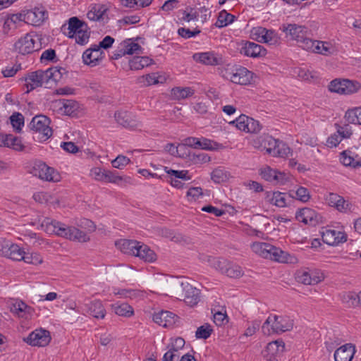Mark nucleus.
<instances>
[{"instance_id": "obj_9", "label": "nucleus", "mask_w": 361, "mask_h": 361, "mask_svg": "<svg viewBox=\"0 0 361 361\" xmlns=\"http://www.w3.org/2000/svg\"><path fill=\"white\" fill-rule=\"evenodd\" d=\"M114 118L119 125L130 130H135L141 126L135 116L128 111H116L114 114Z\"/></svg>"}, {"instance_id": "obj_7", "label": "nucleus", "mask_w": 361, "mask_h": 361, "mask_svg": "<svg viewBox=\"0 0 361 361\" xmlns=\"http://www.w3.org/2000/svg\"><path fill=\"white\" fill-rule=\"evenodd\" d=\"M47 11L41 7H35L33 9L25 11L23 22L33 26H39L48 18Z\"/></svg>"}, {"instance_id": "obj_13", "label": "nucleus", "mask_w": 361, "mask_h": 361, "mask_svg": "<svg viewBox=\"0 0 361 361\" xmlns=\"http://www.w3.org/2000/svg\"><path fill=\"white\" fill-rule=\"evenodd\" d=\"M279 29L285 32L286 37L289 36L291 39L296 40L298 42L301 39H304L308 32L307 27L291 23H283Z\"/></svg>"}, {"instance_id": "obj_33", "label": "nucleus", "mask_w": 361, "mask_h": 361, "mask_svg": "<svg viewBox=\"0 0 361 361\" xmlns=\"http://www.w3.org/2000/svg\"><path fill=\"white\" fill-rule=\"evenodd\" d=\"M32 308L20 300H16L11 306V312L23 317L25 313L31 314Z\"/></svg>"}, {"instance_id": "obj_34", "label": "nucleus", "mask_w": 361, "mask_h": 361, "mask_svg": "<svg viewBox=\"0 0 361 361\" xmlns=\"http://www.w3.org/2000/svg\"><path fill=\"white\" fill-rule=\"evenodd\" d=\"M311 196L307 188L300 186L295 191L290 190L289 198L296 199L302 202H307Z\"/></svg>"}, {"instance_id": "obj_52", "label": "nucleus", "mask_w": 361, "mask_h": 361, "mask_svg": "<svg viewBox=\"0 0 361 361\" xmlns=\"http://www.w3.org/2000/svg\"><path fill=\"white\" fill-rule=\"evenodd\" d=\"M288 198H289V192H281L276 191L275 197L274 200V205L278 207H285L288 206Z\"/></svg>"}, {"instance_id": "obj_56", "label": "nucleus", "mask_w": 361, "mask_h": 361, "mask_svg": "<svg viewBox=\"0 0 361 361\" xmlns=\"http://www.w3.org/2000/svg\"><path fill=\"white\" fill-rule=\"evenodd\" d=\"M279 37L277 33L273 30H267V33H264L261 43H268L269 44H276L279 42Z\"/></svg>"}, {"instance_id": "obj_60", "label": "nucleus", "mask_w": 361, "mask_h": 361, "mask_svg": "<svg viewBox=\"0 0 361 361\" xmlns=\"http://www.w3.org/2000/svg\"><path fill=\"white\" fill-rule=\"evenodd\" d=\"M129 158L124 155H118L111 161L112 166L116 169H121L123 167L130 163Z\"/></svg>"}, {"instance_id": "obj_47", "label": "nucleus", "mask_w": 361, "mask_h": 361, "mask_svg": "<svg viewBox=\"0 0 361 361\" xmlns=\"http://www.w3.org/2000/svg\"><path fill=\"white\" fill-rule=\"evenodd\" d=\"M8 145H6V147L12 148L16 151H23L25 147L22 143L21 138L12 134H8Z\"/></svg>"}, {"instance_id": "obj_54", "label": "nucleus", "mask_w": 361, "mask_h": 361, "mask_svg": "<svg viewBox=\"0 0 361 361\" xmlns=\"http://www.w3.org/2000/svg\"><path fill=\"white\" fill-rule=\"evenodd\" d=\"M246 132L250 133H258L262 128V124L257 120L248 116Z\"/></svg>"}, {"instance_id": "obj_10", "label": "nucleus", "mask_w": 361, "mask_h": 361, "mask_svg": "<svg viewBox=\"0 0 361 361\" xmlns=\"http://www.w3.org/2000/svg\"><path fill=\"white\" fill-rule=\"evenodd\" d=\"M295 219L305 224L315 226L322 222V216L314 209L304 207L296 212Z\"/></svg>"}, {"instance_id": "obj_5", "label": "nucleus", "mask_w": 361, "mask_h": 361, "mask_svg": "<svg viewBox=\"0 0 361 361\" xmlns=\"http://www.w3.org/2000/svg\"><path fill=\"white\" fill-rule=\"evenodd\" d=\"M361 88L360 83L357 80L349 79H334L329 85V90L341 94H351Z\"/></svg>"}, {"instance_id": "obj_20", "label": "nucleus", "mask_w": 361, "mask_h": 361, "mask_svg": "<svg viewBox=\"0 0 361 361\" xmlns=\"http://www.w3.org/2000/svg\"><path fill=\"white\" fill-rule=\"evenodd\" d=\"M178 319V317L176 314L167 310H161L153 314V321L166 328L173 326Z\"/></svg>"}, {"instance_id": "obj_50", "label": "nucleus", "mask_w": 361, "mask_h": 361, "mask_svg": "<svg viewBox=\"0 0 361 361\" xmlns=\"http://www.w3.org/2000/svg\"><path fill=\"white\" fill-rule=\"evenodd\" d=\"M219 145L220 144L216 142H214L205 137H202L201 139H199V145L197 149L214 150L217 149Z\"/></svg>"}, {"instance_id": "obj_23", "label": "nucleus", "mask_w": 361, "mask_h": 361, "mask_svg": "<svg viewBox=\"0 0 361 361\" xmlns=\"http://www.w3.org/2000/svg\"><path fill=\"white\" fill-rule=\"evenodd\" d=\"M104 54L97 44L92 45L90 48L84 51L82 54V61L85 64L90 66H95L102 59V55Z\"/></svg>"}, {"instance_id": "obj_24", "label": "nucleus", "mask_w": 361, "mask_h": 361, "mask_svg": "<svg viewBox=\"0 0 361 361\" xmlns=\"http://www.w3.org/2000/svg\"><path fill=\"white\" fill-rule=\"evenodd\" d=\"M68 27H66V24L62 25L61 29L64 32L66 29L68 30L67 35L69 38H73L75 35L78 32V30L80 31L82 29L87 28V24L75 16L68 19Z\"/></svg>"}, {"instance_id": "obj_16", "label": "nucleus", "mask_w": 361, "mask_h": 361, "mask_svg": "<svg viewBox=\"0 0 361 361\" xmlns=\"http://www.w3.org/2000/svg\"><path fill=\"white\" fill-rule=\"evenodd\" d=\"M322 238L324 243L331 246H337L346 242L348 236L345 232L326 229L322 233Z\"/></svg>"}, {"instance_id": "obj_35", "label": "nucleus", "mask_w": 361, "mask_h": 361, "mask_svg": "<svg viewBox=\"0 0 361 361\" xmlns=\"http://www.w3.org/2000/svg\"><path fill=\"white\" fill-rule=\"evenodd\" d=\"M51 170L53 173V168L48 166L44 162L39 161L35 163L32 167V171L34 176L39 177L40 179H49L48 176H46V171Z\"/></svg>"}, {"instance_id": "obj_28", "label": "nucleus", "mask_w": 361, "mask_h": 361, "mask_svg": "<svg viewBox=\"0 0 361 361\" xmlns=\"http://www.w3.org/2000/svg\"><path fill=\"white\" fill-rule=\"evenodd\" d=\"M138 243L139 242L136 240L123 239L120 240L116 245L118 246L122 252L135 256Z\"/></svg>"}, {"instance_id": "obj_59", "label": "nucleus", "mask_w": 361, "mask_h": 361, "mask_svg": "<svg viewBox=\"0 0 361 361\" xmlns=\"http://www.w3.org/2000/svg\"><path fill=\"white\" fill-rule=\"evenodd\" d=\"M360 107L348 109L345 114V118L350 123H358Z\"/></svg>"}, {"instance_id": "obj_12", "label": "nucleus", "mask_w": 361, "mask_h": 361, "mask_svg": "<svg viewBox=\"0 0 361 361\" xmlns=\"http://www.w3.org/2000/svg\"><path fill=\"white\" fill-rule=\"evenodd\" d=\"M21 80H24L25 82V87L27 88L26 93H29L35 88L43 85L45 87L47 81L44 72L42 70L30 72L27 76L21 78Z\"/></svg>"}, {"instance_id": "obj_18", "label": "nucleus", "mask_w": 361, "mask_h": 361, "mask_svg": "<svg viewBox=\"0 0 361 361\" xmlns=\"http://www.w3.org/2000/svg\"><path fill=\"white\" fill-rule=\"evenodd\" d=\"M274 322L271 324L272 333H281L290 331L294 326V322L290 317L286 315H274Z\"/></svg>"}, {"instance_id": "obj_31", "label": "nucleus", "mask_w": 361, "mask_h": 361, "mask_svg": "<svg viewBox=\"0 0 361 361\" xmlns=\"http://www.w3.org/2000/svg\"><path fill=\"white\" fill-rule=\"evenodd\" d=\"M88 312L90 315L97 319H104L106 310L100 300L92 301L88 306Z\"/></svg>"}, {"instance_id": "obj_1", "label": "nucleus", "mask_w": 361, "mask_h": 361, "mask_svg": "<svg viewBox=\"0 0 361 361\" xmlns=\"http://www.w3.org/2000/svg\"><path fill=\"white\" fill-rule=\"evenodd\" d=\"M51 226L53 232L56 235L68 239L70 240H77L78 242H87L90 240L89 236L85 233L74 226H68L56 220L46 217L42 221V226Z\"/></svg>"}, {"instance_id": "obj_58", "label": "nucleus", "mask_w": 361, "mask_h": 361, "mask_svg": "<svg viewBox=\"0 0 361 361\" xmlns=\"http://www.w3.org/2000/svg\"><path fill=\"white\" fill-rule=\"evenodd\" d=\"M314 53L328 56L331 54V48L329 46L327 42L317 41L314 48Z\"/></svg>"}, {"instance_id": "obj_43", "label": "nucleus", "mask_w": 361, "mask_h": 361, "mask_svg": "<svg viewBox=\"0 0 361 361\" xmlns=\"http://www.w3.org/2000/svg\"><path fill=\"white\" fill-rule=\"evenodd\" d=\"M224 274L230 278L238 279L243 275V271L239 265L229 262Z\"/></svg>"}, {"instance_id": "obj_42", "label": "nucleus", "mask_w": 361, "mask_h": 361, "mask_svg": "<svg viewBox=\"0 0 361 361\" xmlns=\"http://www.w3.org/2000/svg\"><path fill=\"white\" fill-rule=\"evenodd\" d=\"M235 19V16L228 13L226 10L221 11L217 19V26L219 27H226L232 23Z\"/></svg>"}, {"instance_id": "obj_29", "label": "nucleus", "mask_w": 361, "mask_h": 361, "mask_svg": "<svg viewBox=\"0 0 361 361\" xmlns=\"http://www.w3.org/2000/svg\"><path fill=\"white\" fill-rule=\"evenodd\" d=\"M104 182L112 183L118 185H123L124 183H130V178L128 176H121L116 171H106V175L104 176Z\"/></svg>"}, {"instance_id": "obj_11", "label": "nucleus", "mask_w": 361, "mask_h": 361, "mask_svg": "<svg viewBox=\"0 0 361 361\" xmlns=\"http://www.w3.org/2000/svg\"><path fill=\"white\" fill-rule=\"evenodd\" d=\"M240 53L248 57L259 58L267 54V49L262 45L253 42L242 40Z\"/></svg>"}, {"instance_id": "obj_40", "label": "nucleus", "mask_w": 361, "mask_h": 361, "mask_svg": "<svg viewBox=\"0 0 361 361\" xmlns=\"http://www.w3.org/2000/svg\"><path fill=\"white\" fill-rule=\"evenodd\" d=\"M25 251L18 245L12 244L6 251V255L13 260L20 261L23 259Z\"/></svg>"}, {"instance_id": "obj_41", "label": "nucleus", "mask_w": 361, "mask_h": 361, "mask_svg": "<svg viewBox=\"0 0 361 361\" xmlns=\"http://www.w3.org/2000/svg\"><path fill=\"white\" fill-rule=\"evenodd\" d=\"M121 47L125 50L126 55H132L134 53H138L142 50V47L135 42H132V39H126L121 44Z\"/></svg>"}, {"instance_id": "obj_22", "label": "nucleus", "mask_w": 361, "mask_h": 361, "mask_svg": "<svg viewBox=\"0 0 361 361\" xmlns=\"http://www.w3.org/2000/svg\"><path fill=\"white\" fill-rule=\"evenodd\" d=\"M356 353L355 345L353 343H345L336 348L334 352L335 361H352Z\"/></svg>"}, {"instance_id": "obj_62", "label": "nucleus", "mask_w": 361, "mask_h": 361, "mask_svg": "<svg viewBox=\"0 0 361 361\" xmlns=\"http://www.w3.org/2000/svg\"><path fill=\"white\" fill-rule=\"evenodd\" d=\"M301 43V47L306 50H311L313 52H314V48L316 47V44L317 43V40H312L307 37V35H305L304 39H301L299 42Z\"/></svg>"}, {"instance_id": "obj_19", "label": "nucleus", "mask_w": 361, "mask_h": 361, "mask_svg": "<svg viewBox=\"0 0 361 361\" xmlns=\"http://www.w3.org/2000/svg\"><path fill=\"white\" fill-rule=\"evenodd\" d=\"M277 141L278 139H275L268 134H264L253 140V145L256 148H263L266 149L268 154L273 156Z\"/></svg>"}, {"instance_id": "obj_2", "label": "nucleus", "mask_w": 361, "mask_h": 361, "mask_svg": "<svg viewBox=\"0 0 361 361\" xmlns=\"http://www.w3.org/2000/svg\"><path fill=\"white\" fill-rule=\"evenodd\" d=\"M172 293L176 298L193 307L200 301V290L193 287L186 279L176 281L172 284Z\"/></svg>"}, {"instance_id": "obj_46", "label": "nucleus", "mask_w": 361, "mask_h": 361, "mask_svg": "<svg viewBox=\"0 0 361 361\" xmlns=\"http://www.w3.org/2000/svg\"><path fill=\"white\" fill-rule=\"evenodd\" d=\"M213 332V329L210 324H204L197 329L195 337L198 339H207L210 337Z\"/></svg>"}, {"instance_id": "obj_17", "label": "nucleus", "mask_w": 361, "mask_h": 361, "mask_svg": "<svg viewBox=\"0 0 361 361\" xmlns=\"http://www.w3.org/2000/svg\"><path fill=\"white\" fill-rule=\"evenodd\" d=\"M35 41L32 36L30 34H26L15 43L14 49L15 51L22 55L30 54L38 50V48L35 49Z\"/></svg>"}, {"instance_id": "obj_61", "label": "nucleus", "mask_w": 361, "mask_h": 361, "mask_svg": "<svg viewBox=\"0 0 361 361\" xmlns=\"http://www.w3.org/2000/svg\"><path fill=\"white\" fill-rule=\"evenodd\" d=\"M199 145V138L195 137H188L183 140V143L179 145L180 149H185L186 147L197 149Z\"/></svg>"}, {"instance_id": "obj_15", "label": "nucleus", "mask_w": 361, "mask_h": 361, "mask_svg": "<svg viewBox=\"0 0 361 361\" xmlns=\"http://www.w3.org/2000/svg\"><path fill=\"white\" fill-rule=\"evenodd\" d=\"M45 75L46 85L45 88H51L53 85H56L64 75L67 77L68 71L63 67H51L44 71Z\"/></svg>"}, {"instance_id": "obj_27", "label": "nucleus", "mask_w": 361, "mask_h": 361, "mask_svg": "<svg viewBox=\"0 0 361 361\" xmlns=\"http://www.w3.org/2000/svg\"><path fill=\"white\" fill-rule=\"evenodd\" d=\"M59 102L62 104L60 109L63 111L65 115L77 116L80 109V104L77 101L63 99L59 100Z\"/></svg>"}, {"instance_id": "obj_38", "label": "nucleus", "mask_w": 361, "mask_h": 361, "mask_svg": "<svg viewBox=\"0 0 361 361\" xmlns=\"http://www.w3.org/2000/svg\"><path fill=\"white\" fill-rule=\"evenodd\" d=\"M186 157L193 164H202L210 161L211 158L207 153L189 152Z\"/></svg>"}, {"instance_id": "obj_36", "label": "nucleus", "mask_w": 361, "mask_h": 361, "mask_svg": "<svg viewBox=\"0 0 361 361\" xmlns=\"http://www.w3.org/2000/svg\"><path fill=\"white\" fill-rule=\"evenodd\" d=\"M112 307L114 310L115 313L118 316L130 317L134 313L133 308L128 303H115L112 305Z\"/></svg>"}, {"instance_id": "obj_32", "label": "nucleus", "mask_w": 361, "mask_h": 361, "mask_svg": "<svg viewBox=\"0 0 361 361\" xmlns=\"http://www.w3.org/2000/svg\"><path fill=\"white\" fill-rule=\"evenodd\" d=\"M195 90L190 87H176L171 90V97L174 99H183L192 96Z\"/></svg>"}, {"instance_id": "obj_3", "label": "nucleus", "mask_w": 361, "mask_h": 361, "mask_svg": "<svg viewBox=\"0 0 361 361\" xmlns=\"http://www.w3.org/2000/svg\"><path fill=\"white\" fill-rule=\"evenodd\" d=\"M254 252L265 259H270L281 263L288 262L289 255L279 247L267 243L256 242L252 246Z\"/></svg>"}, {"instance_id": "obj_8", "label": "nucleus", "mask_w": 361, "mask_h": 361, "mask_svg": "<svg viewBox=\"0 0 361 361\" xmlns=\"http://www.w3.org/2000/svg\"><path fill=\"white\" fill-rule=\"evenodd\" d=\"M50 332L43 329H35L32 331L24 341L32 346L44 347L51 341Z\"/></svg>"}, {"instance_id": "obj_37", "label": "nucleus", "mask_w": 361, "mask_h": 361, "mask_svg": "<svg viewBox=\"0 0 361 361\" xmlns=\"http://www.w3.org/2000/svg\"><path fill=\"white\" fill-rule=\"evenodd\" d=\"M11 124L16 133H20L25 124V118L21 113L14 112L9 118Z\"/></svg>"}, {"instance_id": "obj_48", "label": "nucleus", "mask_w": 361, "mask_h": 361, "mask_svg": "<svg viewBox=\"0 0 361 361\" xmlns=\"http://www.w3.org/2000/svg\"><path fill=\"white\" fill-rule=\"evenodd\" d=\"M259 174L265 180L274 183L276 174H277V170L274 169L269 166H266L259 170Z\"/></svg>"}, {"instance_id": "obj_57", "label": "nucleus", "mask_w": 361, "mask_h": 361, "mask_svg": "<svg viewBox=\"0 0 361 361\" xmlns=\"http://www.w3.org/2000/svg\"><path fill=\"white\" fill-rule=\"evenodd\" d=\"M201 32V30L197 27L193 30H190L189 28L180 27L178 30V34L185 39H189L198 35Z\"/></svg>"}, {"instance_id": "obj_53", "label": "nucleus", "mask_w": 361, "mask_h": 361, "mask_svg": "<svg viewBox=\"0 0 361 361\" xmlns=\"http://www.w3.org/2000/svg\"><path fill=\"white\" fill-rule=\"evenodd\" d=\"M211 178L214 183H223L227 179V173L220 168L215 169L211 173Z\"/></svg>"}, {"instance_id": "obj_45", "label": "nucleus", "mask_w": 361, "mask_h": 361, "mask_svg": "<svg viewBox=\"0 0 361 361\" xmlns=\"http://www.w3.org/2000/svg\"><path fill=\"white\" fill-rule=\"evenodd\" d=\"M274 157H286L290 153V148L284 142L278 140Z\"/></svg>"}, {"instance_id": "obj_26", "label": "nucleus", "mask_w": 361, "mask_h": 361, "mask_svg": "<svg viewBox=\"0 0 361 361\" xmlns=\"http://www.w3.org/2000/svg\"><path fill=\"white\" fill-rule=\"evenodd\" d=\"M135 256L147 262H153L157 259L156 253L149 246L140 242L138 243Z\"/></svg>"}, {"instance_id": "obj_55", "label": "nucleus", "mask_w": 361, "mask_h": 361, "mask_svg": "<svg viewBox=\"0 0 361 361\" xmlns=\"http://www.w3.org/2000/svg\"><path fill=\"white\" fill-rule=\"evenodd\" d=\"M90 28L87 27L86 29H82L75 35V42L78 44L84 45L87 43L90 37Z\"/></svg>"}, {"instance_id": "obj_21", "label": "nucleus", "mask_w": 361, "mask_h": 361, "mask_svg": "<svg viewBox=\"0 0 361 361\" xmlns=\"http://www.w3.org/2000/svg\"><path fill=\"white\" fill-rule=\"evenodd\" d=\"M296 279L298 282L305 285L317 284L324 279L322 274L315 270L300 271L297 273Z\"/></svg>"}, {"instance_id": "obj_49", "label": "nucleus", "mask_w": 361, "mask_h": 361, "mask_svg": "<svg viewBox=\"0 0 361 361\" xmlns=\"http://www.w3.org/2000/svg\"><path fill=\"white\" fill-rule=\"evenodd\" d=\"M164 171L166 173L171 176H174L176 179L179 178L184 180H189L191 179V176H188V171L187 170H174L172 169H169L168 167H164Z\"/></svg>"}, {"instance_id": "obj_51", "label": "nucleus", "mask_w": 361, "mask_h": 361, "mask_svg": "<svg viewBox=\"0 0 361 361\" xmlns=\"http://www.w3.org/2000/svg\"><path fill=\"white\" fill-rule=\"evenodd\" d=\"M23 261L27 264L38 265L42 262V257L37 252H25Z\"/></svg>"}, {"instance_id": "obj_30", "label": "nucleus", "mask_w": 361, "mask_h": 361, "mask_svg": "<svg viewBox=\"0 0 361 361\" xmlns=\"http://www.w3.org/2000/svg\"><path fill=\"white\" fill-rule=\"evenodd\" d=\"M153 62V59L147 56H134L129 61V66L130 70L138 71L149 66Z\"/></svg>"}, {"instance_id": "obj_44", "label": "nucleus", "mask_w": 361, "mask_h": 361, "mask_svg": "<svg viewBox=\"0 0 361 361\" xmlns=\"http://www.w3.org/2000/svg\"><path fill=\"white\" fill-rule=\"evenodd\" d=\"M341 300L347 307H355L358 306L357 293L349 291L342 295Z\"/></svg>"}, {"instance_id": "obj_64", "label": "nucleus", "mask_w": 361, "mask_h": 361, "mask_svg": "<svg viewBox=\"0 0 361 361\" xmlns=\"http://www.w3.org/2000/svg\"><path fill=\"white\" fill-rule=\"evenodd\" d=\"M41 61H56V51L53 49H49L43 51L40 57Z\"/></svg>"}, {"instance_id": "obj_39", "label": "nucleus", "mask_w": 361, "mask_h": 361, "mask_svg": "<svg viewBox=\"0 0 361 361\" xmlns=\"http://www.w3.org/2000/svg\"><path fill=\"white\" fill-rule=\"evenodd\" d=\"M208 262L211 267L224 274L229 262L224 258L209 257Z\"/></svg>"}, {"instance_id": "obj_63", "label": "nucleus", "mask_w": 361, "mask_h": 361, "mask_svg": "<svg viewBox=\"0 0 361 361\" xmlns=\"http://www.w3.org/2000/svg\"><path fill=\"white\" fill-rule=\"evenodd\" d=\"M264 33H267V29L262 27H254L251 31L252 38L259 42L263 39Z\"/></svg>"}, {"instance_id": "obj_25", "label": "nucleus", "mask_w": 361, "mask_h": 361, "mask_svg": "<svg viewBox=\"0 0 361 361\" xmlns=\"http://www.w3.org/2000/svg\"><path fill=\"white\" fill-rule=\"evenodd\" d=\"M341 161L346 166H351L354 169H357L361 166V159L358 154L353 152L349 149L343 151L341 154Z\"/></svg>"}, {"instance_id": "obj_14", "label": "nucleus", "mask_w": 361, "mask_h": 361, "mask_svg": "<svg viewBox=\"0 0 361 361\" xmlns=\"http://www.w3.org/2000/svg\"><path fill=\"white\" fill-rule=\"evenodd\" d=\"M192 58L196 62L207 66H218L223 64L224 62L222 56L214 51L195 53Z\"/></svg>"}, {"instance_id": "obj_4", "label": "nucleus", "mask_w": 361, "mask_h": 361, "mask_svg": "<svg viewBox=\"0 0 361 361\" xmlns=\"http://www.w3.org/2000/svg\"><path fill=\"white\" fill-rule=\"evenodd\" d=\"M50 123V119L44 115L34 116L28 125V128L35 133L33 139L40 142L47 140L53 133Z\"/></svg>"}, {"instance_id": "obj_6", "label": "nucleus", "mask_w": 361, "mask_h": 361, "mask_svg": "<svg viewBox=\"0 0 361 361\" xmlns=\"http://www.w3.org/2000/svg\"><path fill=\"white\" fill-rule=\"evenodd\" d=\"M222 76L229 79L232 82L242 85H246L252 80L254 73L247 68L240 66L235 70H225V74L221 71Z\"/></svg>"}]
</instances>
